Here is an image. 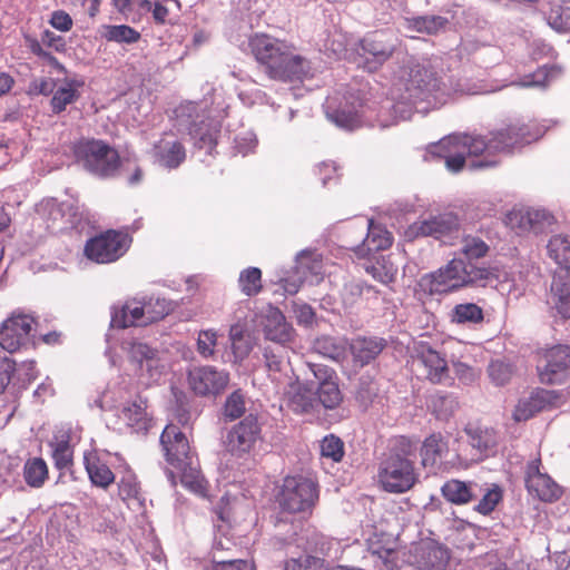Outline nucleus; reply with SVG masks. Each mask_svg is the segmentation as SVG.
<instances>
[{"instance_id": "obj_1", "label": "nucleus", "mask_w": 570, "mask_h": 570, "mask_svg": "<svg viewBox=\"0 0 570 570\" xmlns=\"http://www.w3.org/2000/svg\"><path fill=\"white\" fill-rule=\"evenodd\" d=\"M253 55L265 67L266 75L278 81L303 80L309 75V62L295 53V48L268 35H255L250 41Z\"/></svg>"}, {"instance_id": "obj_2", "label": "nucleus", "mask_w": 570, "mask_h": 570, "mask_svg": "<svg viewBox=\"0 0 570 570\" xmlns=\"http://www.w3.org/2000/svg\"><path fill=\"white\" fill-rule=\"evenodd\" d=\"M417 446L406 438L397 441L395 450L380 463L377 481L389 493H404L417 481L415 471Z\"/></svg>"}, {"instance_id": "obj_3", "label": "nucleus", "mask_w": 570, "mask_h": 570, "mask_svg": "<svg viewBox=\"0 0 570 570\" xmlns=\"http://www.w3.org/2000/svg\"><path fill=\"white\" fill-rule=\"evenodd\" d=\"M493 138L485 141L481 136L452 135L430 147V154L445 160L448 170L459 173L465 164L466 156H479L484 151H494L490 146Z\"/></svg>"}, {"instance_id": "obj_4", "label": "nucleus", "mask_w": 570, "mask_h": 570, "mask_svg": "<svg viewBox=\"0 0 570 570\" xmlns=\"http://www.w3.org/2000/svg\"><path fill=\"white\" fill-rule=\"evenodd\" d=\"M73 154L80 166L99 177L115 175L120 164L117 150L102 140H80L75 145Z\"/></svg>"}, {"instance_id": "obj_5", "label": "nucleus", "mask_w": 570, "mask_h": 570, "mask_svg": "<svg viewBox=\"0 0 570 570\" xmlns=\"http://www.w3.org/2000/svg\"><path fill=\"white\" fill-rule=\"evenodd\" d=\"M400 39L392 32H374L360 41L358 66L368 72L377 71L400 48Z\"/></svg>"}, {"instance_id": "obj_6", "label": "nucleus", "mask_w": 570, "mask_h": 570, "mask_svg": "<svg viewBox=\"0 0 570 570\" xmlns=\"http://www.w3.org/2000/svg\"><path fill=\"white\" fill-rule=\"evenodd\" d=\"M168 313L165 299H157L140 305L138 302H127L120 307H114L111 314V326L126 328L129 326H146L164 318Z\"/></svg>"}, {"instance_id": "obj_7", "label": "nucleus", "mask_w": 570, "mask_h": 570, "mask_svg": "<svg viewBox=\"0 0 570 570\" xmlns=\"http://www.w3.org/2000/svg\"><path fill=\"white\" fill-rule=\"evenodd\" d=\"M130 237L120 232L108 230L87 240L85 255L98 264H109L119 259L130 246Z\"/></svg>"}, {"instance_id": "obj_8", "label": "nucleus", "mask_w": 570, "mask_h": 570, "mask_svg": "<svg viewBox=\"0 0 570 570\" xmlns=\"http://www.w3.org/2000/svg\"><path fill=\"white\" fill-rule=\"evenodd\" d=\"M538 376L543 384L563 383L570 373V347L554 345L538 353Z\"/></svg>"}, {"instance_id": "obj_9", "label": "nucleus", "mask_w": 570, "mask_h": 570, "mask_svg": "<svg viewBox=\"0 0 570 570\" xmlns=\"http://www.w3.org/2000/svg\"><path fill=\"white\" fill-rule=\"evenodd\" d=\"M318 498L316 484L303 476H287L281 492L283 509L296 513L309 510Z\"/></svg>"}, {"instance_id": "obj_10", "label": "nucleus", "mask_w": 570, "mask_h": 570, "mask_svg": "<svg viewBox=\"0 0 570 570\" xmlns=\"http://www.w3.org/2000/svg\"><path fill=\"white\" fill-rule=\"evenodd\" d=\"M262 426L254 414H248L235 424L226 435V450L234 456L248 454L261 440Z\"/></svg>"}, {"instance_id": "obj_11", "label": "nucleus", "mask_w": 570, "mask_h": 570, "mask_svg": "<svg viewBox=\"0 0 570 570\" xmlns=\"http://www.w3.org/2000/svg\"><path fill=\"white\" fill-rule=\"evenodd\" d=\"M35 320L30 315L13 313L0 326V346L10 352H17L31 341Z\"/></svg>"}, {"instance_id": "obj_12", "label": "nucleus", "mask_w": 570, "mask_h": 570, "mask_svg": "<svg viewBox=\"0 0 570 570\" xmlns=\"http://www.w3.org/2000/svg\"><path fill=\"white\" fill-rule=\"evenodd\" d=\"M307 366L317 383V389L314 391L317 404H322L326 410L338 407L343 401V394L335 371L323 364L307 363Z\"/></svg>"}, {"instance_id": "obj_13", "label": "nucleus", "mask_w": 570, "mask_h": 570, "mask_svg": "<svg viewBox=\"0 0 570 570\" xmlns=\"http://www.w3.org/2000/svg\"><path fill=\"white\" fill-rule=\"evenodd\" d=\"M229 382V374L210 365L195 366L188 372L189 387L200 396L222 393Z\"/></svg>"}, {"instance_id": "obj_14", "label": "nucleus", "mask_w": 570, "mask_h": 570, "mask_svg": "<svg viewBox=\"0 0 570 570\" xmlns=\"http://www.w3.org/2000/svg\"><path fill=\"white\" fill-rule=\"evenodd\" d=\"M450 559L449 551L434 541L412 546L406 562L416 570H443Z\"/></svg>"}, {"instance_id": "obj_15", "label": "nucleus", "mask_w": 570, "mask_h": 570, "mask_svg": "<svg viewBox=\"0 0 570 570\" xmlns=\"http://www.w3.org/2000/svg\"><path fill=\"white\" fill-rule=\"evenodd\" d=\"M322 263L314 252L303 250L297 255L294 275L283 279V288L287 294H296L304 282L318 281Z\"/></svg>"}, {"instance_id": "obj_16", "label": "nucleus", "mask_w": 570, "mask_h": 570, "mask_svg": "<svg viewBox=\"0 0 570 570\" xmlns=\"http://www.w3.org/2000/svg\"><path fill=\"white\" fill-rule=\"evenodd\" d=\"M160 444L166 461L174 468L185 466L193 460L188 440L176 425L169 424L164 429L160 435Z\"/></svg>"}, {"instance_id": "obj_17", "label": "nucleus", "mask_w": 570, "mask_h": 570, "mask_svg": "<svg viewBox=\"0 0 570 570\" xmlns=\"http://www.w3.org/2000/svg\"><path fill=\"white\" fill-rule=\"evenodd\" d=\"M541 461H531L525 471V485L530 494L544 502H553L561 494V488L547 474L540 471Z\"/></svg>"}, {"instance_id": "obj_18", "label": "nucleus", "mask_w": 570, "mask_h": 570, "mask_svg": "<svg viewBox=\"0 0 570 570\" xmlns=\"http://www.w3.org/2000/svg\"><path fill=\"white\" fill-rule=\"evenodd\" d=\"M414 365L422 375L434 384L445 382L449 375L448 362L435 350L422 346L414 358Z\"/></svg>"}, {"instance_id": "obj_19", "label": "nucleus", "mask_w": 570, "mask_h": 570, "mask_svg": "<svg viewBox=\"0 0 570 570\" xmlns=\"http://www.w3.org/2000/svg\"><path fill=\"white\" fill-rule=\"evenodd\" d=\"M491 135L493 144L490 146L494 151H510L515 147H521L539 139L541 132L539 130L532 131L528 125H513Z\"/></svg>"}, {"instance_id": "obj_20", "label": "nucleus", "mask_w": 570, "mask_h": 570, "mask_svg": "<svg viewBox=\"0 0 570 570\" xmlns=\"http://www.w3.org/2000/svg\"><path fill=\"white\" fill-rule=\"evenodd\" d=\"M459 227V219L452 213H445L439 216L431 217L430 219L416 222L407 229V235L411 237L431 236L441 238Z\"/></svg>"}, {"instance_id": "obj_21", "label": "nucleus", "mask_w": 570, "mask_h": 570, "mask_svg": "<svg viewBox=\"0 0 570 570\" xmlns=\"http://www.w3.org/2000/svg\"><path fill=\"white\" fill-rule=\"evenodd\" d=\"M83 217V210L76 199L49 203V218L52 220L53 228L59 230L73 228L82 222Z\"/></svg>"}, {"instance_id": "obj_22", "label": "nucleus", "mask_w": 570, "mask_h": 570, "mask_svg": "<svg viewBox=\"0 0 570 570\" xmlns=\"http://www.w3.org/2000/svg\"><path fill=\"white\" fill-rule=\"evenodd\" d=\"M262 326L265 337L269 341L279 344L292 341L293 328L277 307L269 305L265 308L262 315Z\"/></svg>"}, {"instance_id": "obj_23", "label": "nucleus", "mask_w": 570, "mask_h": 570, "mask_svg": "<svg viewBox=\"0 0 570 570\" xmlns=\"http://www.w3.org/2000/svg\"><path fill=\"white\" fill-rule=\"evenodd\" d=\"M386 341L376 336H357L348 343L353 363L363 367L374 361L385 348Z\"/></svg>"}, {"instance_id": "obj_24", "label": "nucleus", "mask_w": 570, "mask_h": 570, "mask_svg": "<svg viewBox=\"0 0 570 570\" xmlns=\"http://www.w3.org/2000/svg\"><path fill=\"white\" fill-rule=\"evenodd\" d=\"M549 302L564 318H570V272L557 269L553 274Z\"/></svg>"}, {"instance_id": "obj_25", "label": "nucleus", "mask_w": 570, "mask_h": 570, "mask_svg": "<svg viewBox=\"0 0 570 570\" xmlns=\"http://www.w3.org/2000/svg\"><path fill=\"white\" fill-rule=\"evenodd\" d=\"M409 81L412 88L433 96L434 99L440 102L444 101V96L450 95L444 81L436 78L433 72L419 65L411 69Z\"/></svg>"}, {"instance_id": "obj_26", "label": "nucleus", "mask_w": 570, "mask_h": 570, "mask_svg": "<svg viewBox=\"0 0 570 570\" xmlns=\"http://www.w3.org/2000/svg\"><path fill=\"white\" fill-rule=\"evenodd\" d=\"M154 155L160 165L176 168L185 160L186 150L179 141L161 138L154 145Z\"/></svg>"}, {"instance_id": "obj_27", "label": "nucleus", "mask_w": 570, "mask_h": 570, "mask_svg": "<svg viewBox=\"0 0 570 570\" xmlns=\"http://www.w3.org/2000/svg\"><path fill=\"white\" fill-rule=\"evenodd\" d=\"M449 451L448 441L440 433L428 436L421 446V459L424 468L436 466Z\"/></svg>"}, {"instance_id": "obj_28", "label": "nucleus", "mask_w": 570, "mask_h": 570, "mask_svg": "<svg viewBox=\"0 0 570 570\" xmlns=\"http://www.w3.org/2000/svg\"><path fill=\"white\" fill-rule=\"evenodd\" d=\"M316 404L314 389L308 384L292 385L287 392V406L295 413H308Z\"/></svg>"}, {"instance_id": "obj_29", "label": "nucleus", "mask_w": 570, "mask_h": 570, "mask_svg": "<svg viewBox=\"0 0 570 570\" xmlns=\"http://www.w3.org/2000/svg\"><path fill=\"white\" fill-rule=\"evenodd\" d=\"M83 462L88 476L94 485L107 489L114 483V472L95 453H86Z\"/></svg>"}, {"instance_id": "obj_30", "label": "nucleus", "mask_w": 570, "mask_h": 570, "mask_svg": "<svg viewBox=\"0 0 570 570\" xmlns=\"http://www.w3.org/2000/svg\"><path fill=\"white\" fill-rule=\"evenodd\" d=\"M121 419L135 432H147L150 426V419L146 412V402L142 400L134 401L124 406Z\"/></svg>"}, {"instance_id": "obj_31", "label": "nucleus", "mask_w": 570, "mask_h": 570, "mask_svg": "<svg viewBox=\"0 0 570 570\" xmlns=\"http://www.w3.org/2000/svg\"><path fill=\"white\" fill-rule=\"evenodd\" d=\"M547 22L557 31H570V0H550Z\"/></svg>"}, {"instance_id": "obj_32", "label": "nucleus", "mask_w": 570, "mask_h": 570, "mask_svg": "<svg viewBox=\"0 0 570 570\" xmlns=\"http://www.w3.org/2000/svg\"><path fill=\"white\" fill-rule=\"evenodd\" d=\"M548 256L558 265V269L570 272V237L554 235L547 244Z\"/></svg>"}, {"instance_id": "obj_33", "label": "nucleus", "mask_w": 570, "mask_h": 570, "mask_svg": "<svg viewBox=\"0 0 570 570\" xmlns=\"http://www.w3.org/2000/svg\"><path fill=\"white\" fill-rule=\"evenodd\" d=\"M348 343L343 338H335L331 336H323L315 341L314 350L333 361L342 362L346 358V351Z\"/></svg>"}, {"instance_id": "obj_34", "label": "nucleus", "mask_w": 570, "mask_h": 570, "mask_svg": "<svg viewBox=\"0 0 570 570\" xmlns=\"http://www.w3.org/2000/svg\"><path fill=\"white\" fill-rule=\"evenodd\" d=\"M548 218V214L540 209L513 210L508 216V220L511 227H518L521 230L537 228Z\"/></svg>"}, {"instance_id": "obj_35", "label": "nucleus", "mask_w": 570, "mask_h": 570, "mask_svg": "<svg viewBox=\"0 0 570 570\" xmlns=\"http://www.w3.org/2000/svg\"><path fill=\"white\" fill-rule=\"evenodd\" d=\"M52 448V459L55 466L65 471L72 465V449L69 444V435L67 432H60L55 435L53 441L50 443Z\"/></svg>"}, {"instance_id": "obj_36", "label": "nucleus", "mask_w": 570, "mask_h": 570, "mask_svg": "<svg viewBox=\"0 0 570 570\" xmlns=\"http://www.w3.org/2000/svg\"><path fill=\"white\" fill-rule=\"evenodd\" d=\"M80 86V82L66 79L53 92L50 102L52 111L55 114H60L66 110L68 105L75 102L79 97L77 88Z\"/></svg>"}, {"instance_id": "obj_37", "label": "nucleus", "mask_w": 570, "mask_h": 570, "mask_svg": "<svg viewBox=\"0 0 570 570\" xmlns=\"http://www.w3.org/2000/svg\"><path fill=\"white\" fill-rule=\"evenodd\" d=\"M561 75V69L557 66H543L534 72L523 76L514 85L523 88H546L551 80Z\"/></svg>"}, {"instance_id": "obj_38", "label": "nucleus", "mask_w": 570, "mask_h": 570, "mask_svg": "<svg viewBox=\"0 0 570 570\" xmlns=\"http://www.w3.org/2000/svg\"><path fill=\"white\" fill-rule=\"evenodd\" d=\"M453 283V281H450V275L442 267L438 272L424 275L420 281V286L423 291L433 295L458 289Z\"/></svg>"}, {"instance_id": "obj_39", "label": "nucleus", "mask_w": 570, "mask_h": 570, "mask_svg": "<svg viewBox=\"0 0 570 570\" xmlns=\"http://www.w3.org/2000/svg\"><path fill=\"white\" fill-rule=\"evenodd\" d=\"M453 283V281H450V275L442 267L438 272L424 275L420 281V286L423 291L433 295L458 289Z\"/></svg>"}, {"instance_id": "obj_40", "label": "nucleus", "mask_w": 570, "mask_h": 570, "mask_svg": "<svg viewBox=\"0 0 570 570\" xmlns=\"http://www.w3.org/2000/svg\"><path fill=\"white\" fill-rule=\"evenodd\" d=\"M429 407L436 419L448 421L458 411L459 402L452 394L436 393L431 395Z\"/></svg>"}, {"instance_id": "obj_41", "label": "nucleus", "mask_w": 570, "mask_h": 570, "mask_svg": "<svg viewBox=\"0 0 570 570\" xmlns=\"http://www.w3.org/2000/svg\"><path fill=\"white\" fill-rule=\"evenodd\" d=\"M48 466L43 459H28L23 465V478L31 488H41L48 479Z\"/></svg>"}, {"instance_id": "obj_42", "label": "nucleus", "mask_w": 570, "mask_h": 570, "mask_svg": "<svg viewBox=\"0 0 570 570\" xmlns=\"http://www.w3.org/2000/svg\"><path fill=\"white\" fill-rule=\"evenodd\" d=\"M180 472L181 484L191 492L204 495L206 492V481L202 475L199 469L194 464V459L185 466H176Z\"/></svg>"}, {"instance_id": "obj_43", "label": "nucleus", "mask_w": 570, "mask_h": 570, "mask_svg": "<svg viewBox=\"0 0 570 570\" xmlns=\"http://www.w3.org/2000/svg\"><path fill=\"white\" fill-rule=\"evenodd\" d=\"M443 497L455 504L468 503L473 498L472 483L450 480L441 489Z\"/></svg>"}, {"instance_id": "obj_44", "label": "nucleus", "mask_w": 570, "mask_h": 570, "mask_svg": "<svg viewBox=\"0 0 570 570\" xmlns=\"http://www.w3.org/2000/svg\"><path fill=\"white\" fill-rule=\"evenodd\" d=\"M119 495L124 501L128 503H137L141 505L144 498L140 491V484L137 481L136 475L130 470H126L118 482Z\"/></svg>"}, {"instance_id": "obj_45", "label": "nucleus", "mask_w": 570, "mask_h": 570, "mask_svg": "<svg viewBox=\"0 0 570 570\" xmlns=\"http://www.w3.org/2000/svg\"><path fill=\"white\" fill-rule=\"evenodd\" d=\"M391 244V234L381 225H376L372 219H370L368 232L363 243V246L366 247V250L368 253L383 250L390 247Z\"/></svg>"}, {"instance_id": "obj_46", "label": "nucleus", "mask_w": 570, "mask_h": 570, "mask_svg": "<svg viewBox=\"0 0 570 570\" xmlns=\"http://www.w3.org/2000/svg\"><path fill=\"white\" fill-rule=\"evenodd\" d=\"M409 28L428 35H436L445 29L448 19L441 16H421L410 19Z\"/></svg>"}, {"instance_id": "obj_47", "label": "nucleus", "mask_w": 570, "mask_h": 570, "mask_svg": "<svg viewBox=\"0 0 570 570\" xmlns=\"http://www.w3.org/2000/svg\"><path fill=\"white\" fill-rule=\"evenodd\" d=\"M265 366L268 372V376L273 382L277 385L284 384L285 377H291L288 375V368L284 364L282 357L274 353L273 351L265 348L264 351Z\"/></svg>"}, {"instance_id": "obj_48", "label": "nucleus", "mask_w": 570, "mask_h": 570, "mask_svg": "<svg viewBox=\"0 0 570 570\" xmlns=\"http://www.w3.org/2000/svg\"><path fill=\"white\" fill-rule=\"evenodd\" d=\"M470 435V444L480 454H488L497 444V436L490 429H473L468 431Z\"/></svg>"}, {"instance_id": "obj_49", "label": "nucleus", "mask_w": 570, "mask_h": 570, "mask_svg": "<svg viewBox=\"0 0 570 570\" xmlns=\"http://www.w3.org/2000/svg\"><path fill=\"white\" fill-rule=\"evenodd\" d=\"M366 272L379 282L389 284L394 281L397 266L391 261L390 256H382L374 265L368 266Z\"/></svg>"}, {"instance_id": "obj_50", "label": "nucleus", "mask_w": 570, "mask_h": 570, "mask_svg": "<svg viewBox=\"0 0 570 570\" xmlns=\"http://www.w3.org/2000/svg\"><path fill=\"white\" fill-rule=\"evenodd\" d=\"M240 291L246 296L257 295L262 291V272L257 267L244 269L238 278Z\"/></svg>"}, {"instance_id": "obj_51", "label": "nucleus", "mask_w": 570, "mask_h": 570, "mask_svg": "<svg viewBox=\"0 0 570 570\" xmlns=\"http://www.w3.org/2000/svg\"><path fill=\"white\" fill-rule=\"evenodd\" d=\"M482 320L483 311L474 303L458 304L452 311V321L459 324L480 323Z\"/></svg>"}, {"instance_id": "obj_52", "label": "nucleus", "mask_w": 570, "mask_h": 570, "mask_svg": "<svg viewBox=\"0 0 570 570\" xmlns=\"http://www.w3.org/2000/svg\"><path fill=\"white\" fill-rule=\"evenodd\" d=\"M104 37L108 41L118 43H135L139 40L140 33L126 24L106 26Z\"/></svg>"}, {"instance_id": "obj_53", "label": "nucleus", "mask_w": 570, "mask_h": 570, "mask_svg": "<svg viewBox=\"0 0 570 570\" xmlns=\"http://www.w3.org/2000/svg\"><path fill=\"white\" fill-rule=\"evenodd\" d=\"M217 125L210 124L203 129L200 124L193 122L189 127V135L194 138L199 148L212 149L216 145Z\"/></svg>"}, {"instance_id": "obj_54", "label": "nucleus", "mask_w": 570, "mask_h": 570, "mask_svg": "<svg viewBox=\"0 0 570 570\" xmlns=\"http://www.w3.org/2000/svg\"><path fill=\"white\" fill-rule=\"evenodd\" d=\"M498 276L489 268L479 267L474 265H466V275L464 286H487L494 281Z\"/></svg>"}, {"instance_id": "obj_55", "label": "nucleus", "mask_w": 570, "mask_h": 570, "mask_svg": "<svg viewBox=\"0 0 570 570\" xmlns=\"http://www.w3.org/2000/svg\"><path fill=\"white\" fill-rule=\"evenodd\" d=\"M126 344L128 345L126 350L129 360L138 365L140 376L144 377V363L149 358V356L155 355L157 350L151 348L145 343L136 341L128 342Z\"/></svg>"}, {"instance_id": "obj_56", "label": "nucleus", "mask_w": 570, "mask_h": 570, "mask_svg": "<svg viewBox=\"0 0 570 570\" xmlns=\"http://www.w3.org/2000/svg\"><path fill=\"white\" fill-rule=\"evenodd\" d=\"M488 250L489 246L479 237L469 235L462 239L460 252L468 259L482 258Z\"/></svg>"}, {"instance_id": "obj_57", "label": "nucleus", "mask_w": 570, "mask_h": 570, "mask_svg": "<svg viewBox=\"0 0 570 570\" xmlns=\"http://www.w3.org/2000/svg\"><path fill=\"white\" fill-rule=\"evenodd\" d=\"M320 451L322 458L340 462L344 455V443L340 438L330 434L322 440Z\"/></svg>"}, {"instance_id": "obj_58", "label": "nucleus", "mask_w": 570, "mask_h": 570, "mask_svg": "<svg viewBox=\"0 0 570 570\" xmlns=\"http://www.w3.org/2000/svg\"><path fill=\"white\" fill-rule=\"evenodd\" d=\"M245 410L244 395L236 391L233 392L225 401L224 416L228 421H234L239 419L245 413Z\"/></svg>"}, {"instance_id": "obj_59", "label": "nucleus", "mask_w": 570, "mask_h": 570, "mask_svg": "<svg viewBox=\"0 0 570 570\" xmlns=\"http://www.w3.org/2000/svg\"><path fill=\"white\" fill-rule=\"evenodd\" d=\"M217 345V332L214 330H203L197 337V352L204 358H210L215 354Z\"/></svg>"}, {"instance_id": "obj_60", "label": "nucleus", "mask_w": 570, "mask_h": 570, "mask_svg": "<svg viewBox=\"0 0 570 570\" xmlns=\"http://www.w3.org/2000/svg\"><path fill=\"white\" fill-rule=\"evenodd\" d=\"M376 383L371 377H362L356 390V400L361 406L367 407L377 395Z\"/></svg>"}, {"instance_id": "obj_61", "label": "nucleus", "mask_w": 570, "mask_h": 570, "mask_svg": "<svg viewBox=\"0 0 570 570\" xmlns=\"http://www.w3.org/2000/svg\"><path fill=\"white\" fill-rule=\"evenodd\" d=\"M488 373L494 384L504 385L510 381L513 371L510 364L502 361H492L489 364Z\"/></svg>"}, {"instance_id": "obj_62", "label": "nucleus", "mask_w": 570, "mask_h": 570, "mask_svg": "<svg viewBox=\"0 0 570 570\" xmlns=\"http://www.w3.org/2000/svg\"><path fill=\"white\" fill-rule=\"evenodd\" d=\"M502 499V491L498 485H492L475 507V510L484 515L491 513Z\"/></svg>"}, {"instance_id": "obj_63", "label": "nucleus", "mask_w": 570, "mask_h": 570, "mask_svg": "<svg viewBox=\"0 0 570 570\" xmlns=\"http://www.w3.org/2000/svg\"><path fill=\"white\" fill-rule=\"evenodd\" d=\"M443 268L450 275V281L454 282V286L464 287L466 264L462 259L453 258Z\"/></svg>"}, {"instance_id": "obj_64", "label": "nucleus", "mask_w": 570, "mask_h": 570, "mask_svg": "<svg viewBox=\"0 0 570 570\" xmlns=\"http://www.w3.org/2000/svg\"><path fill=\"white\" fill-rule=\"evenodd\" d=\"M530 399L534 402L535 407L538 406V411L540 412L547 407L558 405L560 395L557 391L541 389L533 392Z\"/></svg>"}]
</instances>
